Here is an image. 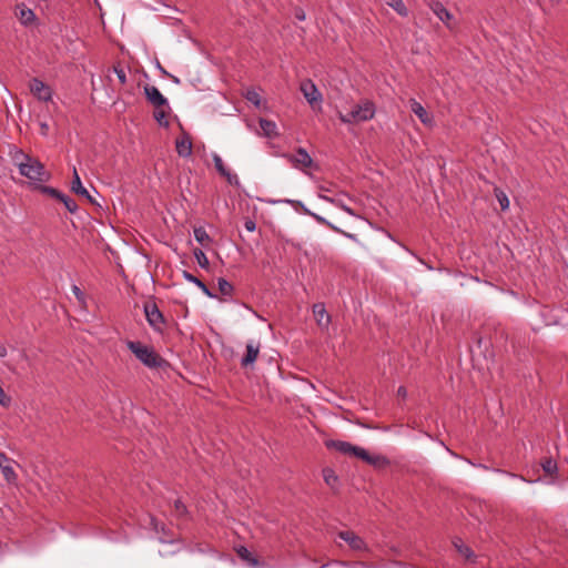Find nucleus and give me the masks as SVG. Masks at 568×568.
<instances>
[{"mask_svg":"<svg viewBox=\"0 0 568 568\" xmlns=\"http://www.w3.org/2000/svg\"><path fill=\"white\" fill-rule=\"evenodd\" d=\"M173 507H174V509H173L174 516H176L178 518L186 517L187 508L184 505V503H182L180 499H176V500H174Z\"/></svg>","mask_w":568,"mask_h":568,"instance_id":"nucleus-34","label":"nucleus"},{"mask_svg":"<svg viewBox=\"0 0 568 568\" xmlns=\"http://www.w3.org/2000/svg\"><path fill=\"white\" fill-rule=\"evenodd\" d=\"M338 537L348 544L353 550H366V542L362 537L351 530H343L338 532Z\"/></svg>","mask_w":568,"mask_h":568,"instance_id":"nucleus-11","label":"nucleus"},{"mask_svg":"<svg viewBox=\"0 0 568 568\" xmlns=\"http://www.w3.org/2000/svg\"><path fill=\"white\" fill-rule=\"evenodd\" d=\"M151 524H152V526H153L154 530H156V531H158V530H159V523H158V520H156L155 518H153V517H152V518H151Z\"/></svg>","mask_w":568,"mask_h":568,"instance_id":"nucleus-49","label":"nucleus"},{"mask_svg":"<svg viewBox=\"0 0 568 568\" xmlns=\"http://www.w3.org/2000/svg\"><path fill=\"white\" fill-rule=\"evenodd\" d=\"M300 89L311 105L322 101V94L312 80L302 81Z\"/></svg>","mask_w":568,"mask_h":568,"instance_id":"nucleus-8","label":"nucleus"},{"mask_svg":"<svg viewBox=\"0 0 568 568\" xmlns=\"http://www.w3.org/2000/svg\"><path fill=\"white\" fill-rule=\"evenodd\" d=\"M128 348L135 355V357L143 363L146 367L159 368L166 362L153 349L141 342L128 341Z\"/></svg>","mask_w":568,"mask_h":568,"instance_id":"nucleus-3","label":"nucleus"},{"mask_svg":"<svg viewBox=\"0 0 568 568\" xmlns=\"http://www.w3.org/2000/svg\"><path fill=\"white\" fill-rule=\"evenodd\" d=\"M113 71L116 74L119 82L121 84H125L126 83V74L120 63L113 67Z\"/></svg>","mask_w":568,"mask_h":568,"instance_id":"nucleus-39","label":"nucleus"},{"mask_svg":"<svg viewBox=\"0 0 568 568\" xmlns=\"http://www.w3.org/2000/svg\"><path fill=\"white\" fill-rule=\"evenodd\" d=\"M455 547L458 549V551L464 555L467 559L473 556V551L469 547L465 545H458L457 541L454 542Z\"/></svg>","mask_w":568,"mask_h":568,"instance_id":"nucleus-40","label":"nucleus"},{"mask_svg":"<svg viewBox=\"0 0 568 568\" xmlns=\"http://www.w3.org/2000/svg\"><path fill=\"white\" fill-rule=\"evenodd\" d=\"M8 463H12V460L2 452H0V468Z\"/></svg>","mask_w":568,"mask_h":568,"instance_id":"nucleus-44","label":"nucleus"},{"mask_svg":"<svg viewBox=\"0 0 568 568\" xmlns=\"http://www.w3.org/2000/svg\"><path fill=\"white\" fill-rule=\"evenodd\" d=\"M285 203L293 206L295 211H298L303 214L310 215L312 214V211H310L302 201L298 200H284Z\"/></svg>","mask_w":568,"mask_h":568,"instance_id":"nucleus-33","label":"nucleus"},{"mask_svg":"<svg viewBox=\"0 0 568 568\" xmlns=\"http://www.w3.org/2000/svg\"><path fill=\"white\" fill-rule=\"evenodd\" d=\"M158 69L161 71V73L165 77H170V73L158 62Z\"/></svg>","mask_w":568,"mask_h":568,"instance_id":"nucleus-46","label":"nucleus"},{"mask_svg":"<svg viewBox=\"0 0 568 568\" xmlns=\"http://www.w3.org/2000/svg\"><path fill=\"white\" fill-rule=\"evenodd\" d=\"M236 551L241 559L247 561L253 567L257 566V559L252 556L251 551L246 547L241 546Z\"/></svg>","mask_w":568,"mask_h":568,"instance_id":"nucleus-28","label":"nucleus"},{"mask_svg":"<svg viewBox=\"0 0 568 568\" xmlns=\"http://www.w3.org/2000/svg\"><path fill=\"white\" fill-rule=\"evenodd\" d=\"M313 314L316 320L317 325L321 328H327L331 323V316L325 310L324 304L317 303L313 305Z\"/></svg>","mask_w":568,"mask_h":568,"instance_id":"nucleus-16","label":"nucleus"},{"mask_svg":"<svg viewBox=\"0 0 568 568\" xmlns=\"http://www.w3.org/2000/svg\"><path fill=\"white\" fill-rule=\"evenodd\" d=\"M193 233H194L195 240L201 245L206 246L211 242V237H210V235L207 234V232L205 231L204 227H202V226L195 227Z\"/></svg>","mask_w":568,"mask_h":568,"instance_id":"nucleus-26","label":"nucleus"},{"mask_svg":"<svg viewBox=\"0 0 568 568\" xmlns=\"http://www.w3.org/2000/svg\"><path fill=\"white\" fill-rule=\"evenodd\" d=\"M260 128L267 138H275L278 135L277 126L274 121L260 119Z\"/></svg>","mask_w":568,"mask_h":568,"instance_id":"nucleus-21","label":"nucleus"},{"mask_svg":"<svg viewBox=\"0 0 568 568\" xmlns=\"http://www.w3.org/2000/svg\"><path fill=\"white\" fill-rule=\"evenodd\" d=\"M41 191L44 193V194H48L50 195L51 197H54L57 200H61L64 195V193L60 192L59 190L52 187V186H42L41 187Z\"/></svg>","mask_w":568,"mask_h":568,"instance_id":"nucleus-37","label":"nucleus"},{"mask_svg":"<svg viewBox=\"0 0 568 568\" xmlns=\"http://www.w3.org/2000/svg\"><path fill=\"white\" fill-rule=\"evenodd\" d=\"M258 354L260 343L254 339L248 341L246 344L245 355L241 359V366L244 368L252 366L257 359Z\"/></svg>","mask_w":568,"mask_h":568,"instance_id":"nucleus-10","label":"nucleus"},{"mask_svg":"<svg viewBox=\"0 0 568 568\" xmlns=\"http://www.w3.org/2000/svg\"><path fill=\"white\" fill-rule=\"evenodd\" d=\"M328 449H335L343 455H353L368 465L379 466L386 464V458L379 455H371L367 450L359 446H355L348 442L329 439L325 442Z\"/></svg>","mask_w":568,"mask_h":568,"instance_id":"nucleus-1","label":"nucleus"},{"mask_svg":"<svg viewBox=\"0 0 568 568\" xmlns=\"http://www.w3.org/2000/svg\"><path fill=\"white\" fill-rule=\"evenodd\" d=\"M169 78H170V79H172V81H173L174 83H176V84H179V83H180V79H179L178 77H175V75H173V74H170V77H169Z\"/></svg>","mask_w":568,"mask_h":568,"instance_id":"nucleus-51","label":"nucleus"},{"mask_svg":"<svg viewBox=\"0 0 568 568\" xmlns=\"http://www.w3.org/2000/svg\"><path fill=\"white\" fill-rule=\"evenodd\" d=\"M541 467L547 475H554L557 473V463L552 458H546L541 463Z\"/></svg>","mask_w":568,"mask_h":568,"instance_id":"nucleus-32","label":"nucleus"},{"mask_svg":"<svg viewBox=\"0 0 568 568\" xmlns=\"http://www.w3.org/2000/svg\"><path fill=\"white\" fill-rule=\"evenodd\" d=\"M409 105L412 112L420 120V122L425 125L433 124V116L428 114L425 108L417 102L415 99L409 100Z\"/></svg>","mask_w":568,"mask_h":568,"instance_id":"nucleus-15","label":"nucleus"},{"mask_svg":"<svg viewBox=\"0 0 568 568\" xmlns=\"http://www.w3.org/2000/svg\"><path fill=\"white\" fill-rule=\"evenodd\" d=\"M183 277H184L186 281H189V282H191V283L195 284V285H196V286H197V287H199V288H200V290H201V291H202V292H203L207 297H210V298H217V295H216V294H214V293H213V292H212V291H211V290L205 285V283H204V282H202L200 278H197V277H196V276H194L193 274H191V273H189V272L184 271V272H183Z\"/></svg>","mask_w":568,"mask_h":568,"instance_id":"nucleus-19","label":"nucleus"},{"mask_svg":"<svg viewBox=\"0 0 568 568\" xmlns=\"http://www.w3.org/2000/svg\"><path fill=\"white\" fill-rule=\"evenodd\" d=\"M287 159L295 168H310L313 164L311 155L303 148H298L295 154L287 155Z\"/></svg>","mask_w":568,"mask_h":568,"instance_id":"nucleus-13","label":"nucleus"},{"mask_svg":"<svg viewBox=\"0 0 568 568\" xmlns=\"http://www.w3.org/2000/svg\"><path fill=\"white\" fill-rule=\"evenodd\" d=\"M13 163L20 169L21 164H26L32 156L26 154L22 150L14 149L11 152Z\"/></svg>","mask_w":568,"mask_h":568,"instance_id":"nucleus-25","label":"nucleus"},{"mask_svg":"<svg viewBox=\"0 0 568 568\" xmlns=\"http://www.w3.org/2000/svg\"><path fill=\"white\" fill-rule=\"evenodd\" d=\"M16 16L24 27H31L37 21L36 13L24 4L17 6Z\"/></svg>","mask_w":568,"mask_h":568,"instance_id":"nucleus-14","label":"nucleus"},{"mask_svg":"<svg viewBox=\"0 0 568 568\" xmlns=\"http://www.w3.org/2000/svg\"><path fill=\"white\" fill-rule=\"evenodd\" d=\"M145 318L149 325L156 332H162L165 327V320L156 303L146 302L143 306Z\"/></svg>","mask_w":568,"mask_h":568,"instance_id":"nucleus-5","label":"nucleus"},{"mask_svg":"<svg viewBox=\"0 0 568 568\" xmlns=\"http://www.w3.org/2000/svg\"><path fill=\"white\" fill-rule=\"evenodd\" d=\"M10 464L11 463H8L7 465L2 466L1 471H2L4 479L8 483L12 484L17 480V474Z\"/></svg>","mask_w":568,"mask_h":568,"instance_id":"nucleus-29","label":"nucleus"},{"mask_svg":"<svg viewBox=\"0 0 568 568\" xmlns=\"http://www.w3.org/2000/svg\"><path fill=\"white\" fill-rule=\"evenodd\" d=\"M217 286H219V291L222 296H224V297L232 296V294L234 292V286L229 281H226L223 277H220L217 280Z\"/></svg>","mask_w":568,"mask_h":568,"instance_id":"nucleus-23","label":"nucleus"},{"mask_svg":"<svg viewBox=\"0 0 568 568\" xmlns=\"http://www.w3.org/2000/svg\"><path fill=\"white\" fill-rule=\"evenodd\" d=\"M19 172L32 181L43 182L49 178L43 164L34 158H31L26 164H21Z\"/></svg>","mask_w":568,"mask_h":568,"instance_id":"nucleus-4","label":"nucleus"},{"mask_svg":"<svg viewBox=\"0 0 568 568\" xmlns=\"http://www.w3.org/2000/svg\"><path fill=\"white\" fill-rule=\"evenodd\" d=\"M398 396L405 397L407 395V390L404 386H400L397 390Z\"/></svg>","mask_w":568,"mask_h":568,"instance_id":"nucleus-45","label":"nucleus"},{"mask_svg":"<svg viewBox=\"0 0 568 568\" xmlns=\"http://www.w3.org/2000/svg\"><path fill=\"white\" fill-rule=\"evenodd\" d=\"M245 98L256 106H258L261 103V97L255 90H247Z\"/></svg>","mask_w":568,"mask_h":568,"instance_id":"nucleus-38","label":"nucleus"},{"mask_svg":"<svg viewBox=\"0 0 568 568\" xmlns=\"http://www.w3.org/2000/svg\"><path fill=\"white\" fill-rule=\"evenodd\" d=\"M495 196L500 205V209L503 211H506L509 207V200H508V196L506 195V193L504 191H501L500 189L496 187Z\"/></svg>","mask_w":568,"mask_h":568,"instance_id":"nucleus-30","label":"nucleus"},{"mask_svg":"<svg viewBox=\"0 0 568 568\" xmlns=\"http://www.w3.org/2000/svg\"><path fill=\"white\" fill-rule=\"evenodd\" d=\"M60 202H62L64 204L65 209L70 213L77 212L78 205H77L75 201L73 199H71L70 196L64 194L63 197L60 200Z\"/></svg>","mask_w":568,"mask_h":568,"instance_id":"nucleus-36","label":"nucleus"},{"mask_svg":"<svg viewBox=\"0 0 568 568\" xmlns=\"http://www.w3.org/2000/svg\"><path fill=\"white\" fill-rule=\"evenodd\" d=\"M10 402H11L10 397H8L6 395L4 390L0 386V405L6 407V406H9Z\"/></svg>","mask_w":568,"mask_h":568,"instance_id":"nucleus-42","label":"nucleus"},{"mask_svg":"<svg viewBox=\"0 0 568 568\" xmlns=\"http://www.w3.org/2000/svg\"><path fill=\"white\" fill-rule=\"evenodd\" d=\"M244 227L246 229V231L253 232L256 229V223L251 219H246L244 222Z\"/></svg>","mask_w":568,"mask_h":568,"instance_id":"nucleus-43","label":"nucleus"},{"mask_svg":"<svg viewBox=\"0 0 568 568\" xmlns=\"http://www.w3.org/2000/svg\"><path fill=\"white\" fill-rule=\"evenodd\" d=\"M386 4L394 9L399 16H408V9L406 8L403 0H386Z\"/></svg>","mask_w":568,"mask_h":568,"instance_id":"nucleus-24","label":"nucleus"},{"mask_svg":"<svg viewBox=\"0 0 568 568\" xmlns=\"http://www.w3.org/2000/svg\"><path fill=\"white\" fill-rule=\"evenodd\" d=\"M144 94L148 99V101L155 108H166L170 110L168 99L163 97V94L159 91L156 87L153 85H145L144 87Z\"/></svg>","mask_w":568,"mask_h":568,"instance_id":"nucleus-6","label":"nucleus"},{"mask_svg":"<svg viewBox=\"0 0 568 568\" xmlns=\"http://www.w3.org/2000/svg\"><path fill=\"white\" fill-rule=\"evenodd\" d=\"M193 254H194V257L196 258L197 264L202 268H207L209 267V265H210L209 260H207L205 253L201 248H195L193 251Z\"/></svg>","mask_w":568,"mask_h":568,"instance_id":"nucleus-35","label":"nucleus"},{"mask_svg":"<svg viewBox=\"0 0 568 568\" xmlns=\"http://www.w3.org/2000/svg\"><path fill=\"white\" fill-rule=\"evenodd\" d=\"M294 18L298 21H304L306 19L305 11L301 7H295L293 10Z\"/></svg>","mask_w":568,"mask_h":568,"instance_id":"nucleus-41","label":"nucleus"},{"mask_svg":"<svg viewBox=\"0 0 568 568\" xmlns=\"http://www.w3.org/2000/svg\"><path fill=\"white\" fill-rule=\"evenodd\" d=\"M71 190L75 194L87 197L91 203H95V201L89 194L88 190L82 185V182H81L80 176L75 169L73 170V179L71 182Z\"/></svg>","mask_w":568,"mask_h":568,"instance_id":"nucleus-17","label":"nucleus"},{"mask_svg":"<svg viewBox=\"0 0 568 568\" xmlns=\"http://www.w3.org/2000/svg\"><path fill=\"white\" fill-rule=\"evenodd\" d=\"M48 130H49V125L47 123H41V133L43 135H47Z\"/></svg>","mask_w":568,"mask_h":568,"instance_id":"nucleus-48","label":"nucleus"},{"mask_svg":"<svg viewBox=\"0 0 568 568\" xmlns=\"http://www.w3.org/2000/svg\"><path fill=\"white\" fill-rule=\"evenodd\" d=\"M73 293L75 294V296H77L78 298H81V297H82V292H81V290H80L78 286H75V285L73 286Z\"/></svg>","mask_w":568,"mask_h":568,"instance_id":"nucleus-47","label":"nucleus"},{"mask_svg":"<svg viewBox=\"0 0 568 568\" xmlns=\"http://www.w3.org/2000/svg\"><path fill=\"white\" fill-rule=\"evenodd\" d=\"M429 9L433 13L446 24L447 28L452 29L453 14L446 9V7L439 1H430L428 3Z\"/></svg>","mask_w":568,"mask_h":568,"instance_id":"nucleus-9","label":"nucleus"},{"mask_svg":"<svg viewBox=\"0 0 568 568\" xmlns=\"http://www.w3.org/2000/svg\"><path fill=\"white\" fill-rule=\"evenodd\" d=\"M212 159H213V162H214V166L216 169V171L223 176L226 179V181L231 184V185H239L240 184V181H239V178L236 174L234 173H231L230 170L224 165V162L222 160V158L214 153L212 155Z\"/></svg>","mask_w":568,"mask_h":568,"instance_id":"nucleus-12","label":"nucleus"},{"mask_svg":"<svg viewBox=\"0 0 568 568\" xmlns=\"http://www.w3.org/2000/svg\"><path fill=\"white\" fill-rule=\"evenodd\" d=\"M165 109L166 108H160V109H155V111H154V119L162 126H169V121L166 119L168 112Z\"/></svg>","mask_w":568,"mask_h":568,"instance_id":"nucleus-31","label":"nucleus"},{"mask_svg":"<svg viewBox=\"0 0 568 568\" xmlns=\"http://www.w3.org/2000/svg\"><path fill=\"white\" fill-rule=\"evenodd\" d=\"M320 197H321L322 200L327 201V202H329V203L334 204L335 206H337V207L342 209V210H343L344 212H346L347 214L353 215V216L355 215L354 210H353V209H351L349 206H347V205H346L345 203H343L342 201L336 200V199H334V197L326 196V195H322V194H320Z\"/></svg>","mask_w":568,"mask_h":568,"instance_id":"nucleus-27","label":"nucleus"},{"mask_svg":"<svg viewBox=\"0 0 568 568\" xmlns=\"http://www.w3.org/2000/svg\"><path fill=\"white\" fill-rule=\"evenodd\" d=\"M375 105L369 100H362L355 104L347 113L338 112V119L346 124H357L368 121L375 115Z\"/></svg>","mask_w":568,"mask_h":568,"instance_id":"nucleus-2","label":"nucleus"},{"mask_svg":"<svg viewBox=\"0 0 568 568\" xmlns=\"http://www.w3.org/2000/svg\"><path fill=\"white\" fill-rule=\"evenodd\" d=\"M310 216H312L317 223L331 229L332 231L336 232V233H341L343 234L344 236L351 239V240H355L356 239V235L354 234H351V233H347L343 230H341L339 227H337L336 225L332 224L329 221H327L325 217L312 212V214H310Z\"/></svg>","mask_w":568,"mask_h":568,"instance_id":"nucleus-20","label":"nucleus"},{"mask_svg":"<svg viewBox=\"0 0 568 568\" xmlns=\"http://www.w3.org/2000/svg\"><path fill=\"white\" fill-rule=\"evenodd\" d=\"M7 356V348L6 346L1 345L0 346V357H4Z\"/></svg>","mask_w":568,"mask_h":568,"instance_id":"nucleus-50","label":"nucleus"},{"mask_svg":"<svg viewBox=\"0 0 568 568\" xmlns=\"http://www.w3.org/2000/svg\"><path fill=\"white\" fill-rule=\"evenodd\" d=\"M323 477L324 481L327 486H329L332 489H336L338 484V477L336 476L335 471L331 468H324L323 469Z\"/></svg>","mask_w":568,"mask_h":568,"instance_id":"nucleus-22","label":"nucleus"},{"mask_svg":"<svg viewBox=\"0 0 568 568\" xmlns=\"http://www.w3.org/2000/svg\"><path fill=\"white\" fill-rule=\"evenodd\" d=\"M29 88L37 99L44 102L51 100L52 91L50 87L47 85L43 81L39 80L38 78H33L30 81Z\"/></svg>","mask_w":568,"mask_h":568,"instance_id":"nucleus-7","label":"nucleus"},{"mask_svg":"<svg viewBox=\"0 0 568 568\" xmlns=\"http://www.w3.org/2000/svg\"><path fill=\"white\" fill-rule=\"evenodd\" d=\"M175 149L180 156L189 158L192 154V141L187 135L176 140Z\"/></svg>","mask_w":568,"mask_h":568,"instance_id":"nucleus-18","label":"nucleus"}]
</instances>
